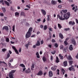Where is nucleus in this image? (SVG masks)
Instances as JSON below:
<instances>
[{
    "label": "nucleus",
    "mask_w": 78,
    "mask_h": 78,
    "mask_svg": "<svg viewBox=\"0 0 78 78\" xmlns=\"http://www.w3.org/2000/svg\"><path fill=\"white\" fill-rule=\"evenodd\" d=\"M7 50V49L5 48H3V49H2V52H4L5 51H6Z\"/></svg>",
    "instance_id": "obj_41"
},
{
    "label": "nucleus",
    "mask_w": 78,
    "mask_h": 78,
    "mask_svg": "<svg viewBox=\"0 0 78 78\" xmlns=\"http://www.w3.org/2000/svg\"><path fill=\"white\" fill-rule=\"evenodd\" d=\"M9 76L10 78H14L13 76V74L12 73H9Z\"/></svg>",
    "instance_id": "obj_8"
},
{
    "label": "nucleus",
    "mask_w": 78,
    "mask_h": 78,
    "mask_svg": "<svg viewBox=\"0 0 78 78\" xmlns=\"http://www.w3.org/2000/svg\"><path fill=\"white\" fill-rule=\"evenodd\" d=\"M72 71L74 72L75 71V69L74 68H72Z\"/></svg>",
    "instance_id": "obj_64"
},
{
    "label": "nucleus",
    "mask_w": 78,
    "mask_h": 78,
    "mask_svg": "<svg viewBox=\"0 0 78 78\" xmlns=\"http://www.w3.org/2000/svg\"><path fill=\"white\" fill-rule=\"evenodd\" d=\"M25 72L26 73H29L30 72V71H29V70H26Z\"/></svg>",
    "instance_id": "obj_34"
},
{
    "label": "nucleus",
    "mask_w": 78,
    "mask_h": 78,
    "mask_svg": "<svg viewBox=\"0 0 78 78\" xmlns=\"http://www.w3.org/2000/svg\"><path fill=\"white\" fill-rule=\"evenodd\" d=\"M61 71L62 74L63 73V75H64L65 73V71L64 70V69H63V68H62V69Z\"/></svg>",
    "instance_id": "obj_25"
},
{
    "label": "nucleus",
    "mask_w": 78,
    "mask_h": 78,
    "mask_svg": "<svg viewBox=\"0 0 78 78\" xmlns=\"http://www.w3.org/2000/svg\"><path fill=\"white\" fill-rule=\"evenodd\" d=\"M51 42L52 43H54V42H55V41L54 40V39H52V40H51Z\"/></svg>",
    "instance_id": "obj_45"
},
{
    "label": "nucleus",
    "mask_w": 78,
    "mask_h": 78,
    "mask_svg": "<svg viewBox=\"0 0 78 78\" xmlns=\"http://www.w3.org/2000/svg\"><path fill=\"white\" fill-rule=\"evenodd\" d=\"M36 55H37V58H40V56H39L38 52H36Z\"/></svg>",
    "instance_id": "obj_18"
},
{
    "label": "nucleus",
    "mask_w": 78,
    "mask_h": 78,
    "mask_svg": "<svg viewBox=\"0 0 78 78\" xmlns=\"http://www.w3.org/2000/svg\"><path fill=\"white\" fill-rule=\"evenodd\" d=\"M63 64L64 65V66L66 67L67 65V61H65V62H63Z\"/></svg>",
    "instance_id": "obj_13"
},
{
    "label": "nucleus",
    "mask_w": 78,
    "mask_h": 78,
    "mask_svg": "<svg viewBox=\"0 0 78 78\" xmlns=\"http://www.w3.org/2000/svg\"><path fill=\"white\" fill-rule=\"evenodd\" d=\"M47 25H45L44 26V30H47Z\"/></svg>",
    "instance_id": "obj_33"
},
{
    "label": "nucleus",
    "mask_w": 78,
    "mask_h": 78,
    "mask_svg": "<svg viewBox=\"0 0 78 78\" xmlns=\"http://www.w3.org/2000/svg\"><path fill=\"white\" fill-rule=\"evenodd\" d=\"M3 13H0V16H3Z\"/></svg>",
    "instance_id": "obj_50"
},
{
    "label": "nucleus",
    "mask_w": 78,
    "mask_h": 78,
    "mask_svg": "<svg viewBox=\"0 0 78 78\" xmlns=\"http://www.w3.org/2000/svg\"><path fill=\"white\" fill-rule=\"evenodd\" d=\"M19 51L20 53L21 51V48H20L19 50Z\"/></svg>",
    "instance_id": "obj_57"
},
{
    "label": "nucleus",
    "mask_w": 78,
    "mask_h": 78,
    "mask_svg": "<svg viewBox=\"0 0 78 78\" xmlns=\"http://www.w3.org/2000/svg\"><path fill=\"white\" fill-rule=\"evenodd\" d=\"M69 69L70 71H71L72 70V68L71 67H69Z\"/></svg>",
    "instance_id": "obj_53"
},
{
    "label": "nucleus",
    "mask_w": 78,
    "mask_h": 78,
    "mask_svg": "<svg viewBox=\"0 0 78 78\" xmlns=\"http://www.w3.org/2000/svg\"><path fill=\"white\" fill-rule=\"evenodd\" d=\"M44 43V41L42 40L41 41V44H42Z\"/></svg>",
    "instance_id": "obj_58"
},
{
    "label": "nucleus",
    "mask_w": 78,
    "mask_h": 78,
    "mask_svg": "<svg viewBox=\"0 0 78 78\" xmlns=\"http://www.w3.org/2000/svg\"><path fill=\"white\" fill-rule=\"evenodd\" d=\"M70 30L69 28H65L64 29V30L67 31L68 30Z\"/></svg>",
    "instance_id": "obj_36"
},
{
    "label": "nucleus",
    "mask_w": 78,
    "mask_h": 78,
    "mask_svg": "<svg viewBox=\"0 0 78 78\" xmlns=\"http://www.w3.org/2000/svg\"><path fill=\"white\" fill-rule=\"evenodd\" d=\"M51 69L52 70L55 71L56 70V68H55L54 66H52L51 68Z\"/></svg>",
    "instance_id": "obj_23"
},
{
    "label": "nucleus",
    "mask_w": 78,
    "mask_h": 78,
    "mask_svg": "<svg viewBox=\"0 0 78 78\" xmlns=\"http://www.w3.org/2000/svg\"><path fill=\"white\" fill-rule=\"evenodd\" d=\"M71 42L74 45H76V41L73 38L72 39H71Z\"/></svg>",
    "instance_id": "obj_3"
},
{
    "label": "nucleus",
    "mask_w": 78,
    "mask_h": 78,
    "mask_svg": "<svg viewBox=\"0 0 78 78\" xmlns=\"http://www.w3.org/2000/svg\"><path fill=\"white\" fill-rule=\"evenodd\" d=\"M41 12L44 15H46V12L45 11V10H43V9H41Z\"/></svg>",
    "instance_id": "obj_10"
},
{
    "label": "nucleus",
    "mask_w": 78,
    "mask_h": 78,
    "mask_svg": "<svg viewBox=\"0 0 78 78\" xmlns=\"http://www.w3.org/2000/svg\"><path fill=\"white\" fill-rule=\"evenodd\" d=\"M60 62L59 60H56V62L57 63H58Z\"/></svg>",
    "instance_id": "obj_51"
},
{
    "label": "nucleus",
    "mask_w": 78,
    "mask_h": 78,
    "mask_svg": "<svg viewBox=\"0 0 78 78\" xmlns=\"http://www.w3.org/2000/svg\"><path fill=\"white\" fill-rule=\"evenodd\" d=\"M21 16H26L24 12H21Z\"/></svg>",
    "instance_id": "obj_21"
},
{
    "label": "nucleus",
    "mask_w": 78,
    "mask_h": 78,
    "mask_svg": "<svg viewBox=\"0 0 78 78\" xmlns=\"http://www.w3.org/2000/svg\"><path fill=\"white\" fill-rule=\"evenodd\" d=\"M49 30L51 31H52V29L51 27H49L48 28Z\"/></svg>",
    "instance_id": "obj_54"
},
{
    "label": "nucleus",
    "mask_w": 78,
    "mask_h": 78,
    "mask_svg": "<svg viewBox=\"0 0 78 78\" xmlns=\"http://www.w3.org/2000/svg\"><path fill=\"white\" fill-rule=\"evenodd\" d=\"M25 46L27 47V49H28V47L29 46V44H26Z\"/></svg>",
    "instance_id": "obj_48"
},
{
    "label": "nucleus",
    "mask_w": 78,
    "mask_h": 78,
    "mask_svg": "<svg viewBox=\"0 0 78 78\" xmlns=\"http://www.w3.org/2000/svg\"><path fill=\"white\" fill-rule=\"evenodd\" d=\"M51 2L52 4L53 5H55V4L56 3V1L53 0H52Z\"/></svg>",
    "instance_id": "obj_14"
},
{
    "label": "nucleus",
    "mask_w": 78,
    "mask_h": 78,
    "mask_svg": "<svg viewBox=\"0 0 78 78\" xmlns=\"http://www.w3.org/2000/svg\"><path fill=\"white\" fill-rule=\"evenodd\" d=\"M37 21L38 22H40L41 21V19H37Z\"/></svg>",
    "instance_id": "obj_61"
},
{
    "label": "nucleus",
    "mask_w": 78,
    "mask_h": 78,
    "mask_svg": "<svg viewBox=\"0 0 78 78\" xmlns=\"http://www.w3.org/2000/svg\"><path fill=\"white\" fill-rule=\"evenodd\" d=\"M13 59H11L10 60L9 62H13Z\"/></svg>",
    "instance_id": "obj_63"
},
{
    "label": "nucleus",
    "mask_w": 78,
    "mask_h": 78,
    "mask_svg": "<svg viewBox=\"0 0 78 78\" xmlns=\"http://www.w3.org/2000/svg\"><path fill=\"white\" fill-rule=\"evenodd\" d=\"M12 48L14 50L15 52L17 54L19 55V53L17 49H16V48L14 46H12Z\"/></svg>",
    "instance_id": "obj_4"
},
{
    "label": "nucleus",
    "mask_w": 78,
    "mask_h": 78,
    "mask_svg": "<svg viewBox=\"0 0 78 78\" xmlns=\"http://www.w3.org/2000/svg\"><path fill=\"white\" fill-rule=\"evenodd\" d=\"M64 44L66 45H67L68 44V43H67V41H64Z\"/></svg>",
    "instance_id": "obj_46"
},
{
    "label": "nucleus",
    "mask_w": 78,
    "mask_h": 78,
    "mask_svg": "<svg viewBox=\"0 0 78 78\" xmlns=\"http://www.w3.org/2000/svg\"><path fill=\"white\" fill-rule=\"evenodd\" d=\"M20 66L21 67H22L23 68H25V66L23 64H20Z\"/></svg>",
    "instance_id": "obj_30"
},
{
    "label": "nucleus",
    "mask_w": 78,
    "mask_h": 78,
    "mask_svg": "<svg viewBox=\"0 0 78 78\" xmlns=\"http://www.w3.org/2000/svg\"><path fill=\"white\" fill-rule=\"evenodd\" d=\"M70 16V14L69 12H68L67 13H64L63 17L62 16H60L59 14L57 15V18H58L61 20H64L65 19L67 20L69 19Z\"/></svg>",
    "instance_id": "obj_1"
},
{
    "label": "nucleus",
    "mask_w": 78,
    "mask_h": 78,
    "mask_svg": "<svg viewBox=\"0 0 78 78\" xmlns=\"http://www.w3.org/2000/svg\"><path fill=\"white\" fill-rule=\"evenodd\" d=\"M6 41L8 43L9 41V39L8 37H7L6 39Z\"/></svg>",
    "instance_id": "obj_32"
},
{
    "label": "nucleus",
    "mask_w": 78,
    "mask_h": 78,
    "mask_svg": "<svg viewBox=\"0 0 78 78\" xmlns=\"http://www.w3.org/2000/svg\"><path fill=\"white\" fill-rule=\"evenodd\" d=\"M53 56H51V60L52 61L53 60Z\"/></svg>",
    "instance_id": "obj_55"
},
{
    "label": "nucleus",
    "mask_w": 78,
    "mask_h": 78,
    "mask_svg": "<svg viewBox=\"0 0 78 78\" xmlns=\"http://www.w3.org/2000/svg\"><path fill=\"white\" fill-rule=\"evenodd\" d=\"M69 25H74L75 24V23L74 22L70 21L69 22Z\"/></svg>",
    "instance_id": "obj_9"
},
{
    "label": "nucleus",
    "mask_w": 78,
    "mask_h": 78,
    "mask_svg": "<svg viewBox=\"0 0 78 78\" xmlns=\"http://www.w3.org/2000/svg\"><path fill=\"white\" fill-rule=\"evenodd\" d=\"M10 54L9 53H8V54L7 55L6 58V59H8L10 57Z\"/></svg>",
    "instance_id": "obj_24"
},
{
    "label": "nucleus",
    "mask_w": 78,
    "mask_h": 78,
    "mask_svg": "<svg viewBox=\"0 0 78 78\" xmlns=\"http://www.w3.org/2000/svg\"><path fill=\"white\" fill-rule=\"evenodd\" d=\"M42 60H43V61L44 62H45L47 60L46 59V57H43Z\"/></svg>",
    "instance_id": "obj_26"
},
{
    "label": "nucleus",
    "mask_w": 78,
    "mask_h": 78,
    "mask_svg": "<svg viewBox=\"0 0 78 78\" xmlns=\"http://www.w3.org/2000/svg\"><path fill=\"white\" fill-rule=\"evenodd\" d=\"M69 49L70 50L72 51L73 50V45L70 44L69 46Z\"/></svg>",
    "instance_id": "obj_11"
},
{
    "label": "nucleus",
    "mask_w": 78,
    "mask_h": 78,
    "mask_svg": "<svg viewBox=\"0 0 78 78\" xmlns=\"http://www.w3.org/2000/svg\"><path fill=\"white\" fill-rule=\"evenodd\" d=\"M55 46L56 47V48H57L58 47V44H57V43H55Z\"/></svg>",
    "instance_id": "obj_47"
},
{
    "label": "nucleus",
    "mask_w": 78,
    "mask_h": 78,
    "mask_svg": "<svg viewBox=\"0 0 78 78\" xmlns=\"http://www.w3.org/2000/svg\"><path fill=\"white\" fill-rule=\"evenodd\" d=\"M8 65H9V67L11 68H14V66H11V65L10 63H8Z\"/></svg>",
    "instance_id": "obj_17"
},
{
    "label": "nucleus",
    "mask_w": 78,
    "mask_h": 78,
    "mask_svg": "<svg viewBox=\"0 0 78 78\" xmlns=\"http://www.w3.org/2000/svg\"><path fill=\"white\" fill-rule=\"evenodd\" d=\"M15 25H13L12 27V30L14 32V31H15Z\"/></svg>",
    "instance_id": "obj_42"
},
{
    "label": "nucleus",
    "mask_w": 78,
    "mask_h": 78,
    "mask_svg": "<svg viewBox=\"0 0 78 78\" xmlns=\"http://www.w3.org/2000/svg\"><path fill=\"white\" fill-rule=\"evenodd\" d=\"M67 49V47H65L63 49V50L64 51H65V52H66V50Z\"/></svg>",
    "instance_id": "obj_35"
},
{
    "label": "nucleus",
    "mask_w": 78,
    "mask_h": 78,
    "mask_svg": "<svg viewBox=\"0 0 78 78\" xmlns=\"http://www.w3.org/2000/svg\"><path fill=\"white\" fill-rule=\"evenodd\" d=\"M2 63H3V64H4L6 65L5 67H7V65L6 63H5V62H2L1 61H0V65H1V64Z\"/></svg>",
    "instance_id": "obj_22"
},
{
    "label": "nucleus",
    "mask_w": 78,
    "mask_h": 78,
    "mask_svg": "<svg viewBox=\"0 0 78 78\" xmlns=\"http://www.w3.org/2000/svg\"><path fill=\"white\" fill-rule=\"evenodd\" d=\"M59 56L60 57V58L62 59V60L63 59V56L61 54H59Z\"/></svg>",
    "instance_id": "obj_27"
},
{
    "label": "nucleus",
    "mask_w": 78,
    "mask_h": 78,
    "mask_svg": "<svg viewBox=\"0 0 78 78\" xmlns=\"http://www.w3.org/2000/svg\"><path fill=\"white\" fill-rule=\"evenodd\" d=\"M43 25H40V28H43Z\"/></svg>",
    "instance_id": "obj_62"
},
{
    "label": "nucleus",
    "mask_w": 78,
    "mask_h": 78,
    "mask_svg": "<svg viewBox=\"0 0 78 78\" xmlns=\"http://www.w3.org/2000/svg\"><path fill=\"white\" fill-rule=\"evenodd\" d=\"M2 9L4 13H5L6 12V9L5 8H2Z\"/></svg>",
    "instance_id": "obj_29"
},
{
    "label": "nucleus",
    "mask_w": 78,
    "mask_h": 78,
    "mask_svg": "<svg viewBox=\"0 0 78 78\" xmlns=\"http://www.w3.org/2000/svg\"><path fill=\"white\" fill-rule=\"evenodd\" d=\"M47 16L48 17V18H47L48 20V21H49L50 20V15H48Z\"/></svg>",
    "instance_id": "obj_38"
},
{
    "label": "nucleus",
    "mask_w": 78,
    "mask_h": 78,
    "mask_svg": "<svg viewBox=\"0 0 78 78\" xmlns=\"http://www.w3.org/2000/svg\"><path fill=\"white\" fill-rule=\"evenodd\" d=\"M58 8L61 9L62 7V6L60 5H59L58 6Z\"/></svg>",
    "instance_id": "obj_49"
},
{
    "label": "nucleus",
    "mask_w": 78,
    "mask_h": 78,
    "mask_svg": "<svg viewBox=\"0 0 78 78\" xmlns=\"http://www.w3.org/2000/svg\"><path fill=\"white\" fill-rule=\"evenodd\" d=\"M4 3H5V4L7 5V6H10V5H9V3L7 1H4Z\"/></svg>",
    "instance_id": "obj_19"
},
{
    "label": "nucleus",
    "mask_w": 78,
    "mask_h": 78,
    "mask_svg": "<svg viewBox=\"0 0 78 78\" xmlns=\"http://www.w3.org/2000/svg\"><path fill=\"white\" fill-rule=\"evenodd\" d=\"M64 46H63L61 45L60 46V49L62 50L63 49Z\"/></svg>",
    "instance_id": "obj_37"
},
{
    "label": "nucleus",
    "mask_w": 78,
    "mask_h": 78,
    "mask_svg": "<svg viewBox=\"0 0 78 78\" xmlns=\"http://www.w3.org/2000/svg\"><path fill=\"white\" fill-rule=\"evenodd\" d=\"M49 76L50 77H51L53 76V73L51 71H50L49 72Z\"/></svg>",
    "instance_id": "obj_7"
},
{
    "label": "nucleus",
    "mask_w": 78,
    "mask_h": 78,
    "mask_svg": "<svg viewBox=\"0 0 78 78\" xmlns=\"http://www.w3.org/2000/svg\"><path fill=\"white\" fill-rule=\"evenodd\" d=\"M31 68H34V65H32L31 66Z\"/></svg>",
    "instance_id": "obj_60"
},
{
    "label": "nucleus",
    "mask_w": 78,
    "mask_h": 78,
    "mask_svg": "<svg viewBox=\"0 0 78 78\" xmlns=\"http://www.w3.org/2000/svg\"><path fill=\"white\" fill-rule=\"evenodd\" d=\"M62 12H63L64 14L65 13H66L67 12V10H62Z\"/></svg>",
    "instance_id": "obj_31"
},
{
    "label": "nucleus",
    "mask_w": 78,
    "mask_h": 78,
    "mask_svg": "<svg viewBox=\"0 0 78 78\" xmlns=\"http://www.w3.org/2000/svg\"><path fill=\"white\" fill-rule=\"evenodd\" d=\"M2 30L5 29L6 31H8L9 30V27L7 26H5L2 28Z\"/></svg>",
    "instance_id": "obj_5"
},
{
    "label": "nucleus",
    "mask_w": 78,
    "mask_h": 78,
    "mask_svg": "<svg viewBox=\"0 0 78 78\" xmlns=\"http://www.w3.org/2000/svg\"><path fill=\"white\" fill-rule=\"evenodd\" d=\"M32 29L33 28L32 27L30 28L28 30V31L26 35V38H29L30 37L31 35V32L32 31Z\"/></svg>",
    "instance_id": "obj_2"
},
{
    "label": "nucleus",
    "mask_w": 78,
    "mask_h": 78,
    "mask_svg": "<svg viewBox=\"0 0 78 78\" xmlns=\"http://www.w3.org/2000/svg\"><path fill=\"white\" fill-rule=\"evenodd\" d=\"M43 74V72L41 70H40V71H39V72H38L37 74V75L38 76H41Z\"/></svg>",
    "instance_id": "obj_6"
},
{
    "label": "nucleus",
    "mask_w": 78,
    "mask_h": 78,
    "mask_svg": "<svg viewBox=\"0 0 78 78\" xmlns=\"http://www.w3.org/2000/svg\"><path fill=\"white\" fill-rule=\"evenodd\" d=\"M56 51H54L51 52V53L53 55H55V54Z\"/></svg>",
    "instance_id": "obj_43"
},
{
    "label": "nucleus",
    "mask_w": 78,
    "mask_h": 78,
    "mask_svg": "<svg viewBox=\"0 0 78 78\" xmlns=\"http://www.w3.org/2000/svg\"><path fill=\"white\" fill-rule=\"evenodd\" d=\"M73 62V61H69V64H70L71 65L72 64Z\"/></svg>",
    "instance_id": "obj_39"
},
{
    "label": "nucleus",
    "mask_w": 78,
    "mask_h": 78,
    "mask_svg": "<svg viewBox=\"0 0 78 78\" xmlns=\"http://www.w3.org/2000/svg\"><path fill=\"white\" fill-rule=\"evenodd\" d=\"M10 43L11 44H14L15 43V42H13L12 41H10Z\"/></svg>",
    "instance_id": "obj_56"
},
{
    "label": "nucleus",
    "mask_w": 78,
    "mask_h": 78,
    "mask_svg": "<svg viewBox=\"0 0 78 78\" xmlns=\"http://www.w3.org/2000/svg\"><path fill=\"white\" fill-rule=\"evenodd\" d=\"M59 36L62 39H63L64 38L63 36V35L62 33H59Z\"/></svg>",
    "instance_id": "obj_12"
},
{
    "label": "nucleus",
    "mask_w": 78,
    "mask_h": 78,
    "mask_svg": "<svg viewBox=\"0 0 78 78\" xmlns=\"http://www.w3.org/2000/svg\"><path fill=\"white\" fill-rule=\"evenodd\" d=\"M15 16H16L17 17H18L19 15V13L17 12H16L15 13Z\"/></svg>",
    "instance_id": "obj_16"
},
{
    "label": "nucleus",
    "mask_w": 78,
    "mask_h": 78,
    "mask_svg": "<svg viewBox=\"0 0 78 78\" xmlns=\"http://www.w3.org/2000/svg\"><path fill=\"white\" fill-rule=\"evenodd\" d=\"M67 58L68 60H72V58L71 55H69L68 56V57H67Z\"/></svg>",
    "instance_id": "obj_20"
},
{
    "label": "nucleus",
    "mask_w": 78,
    "mask_h": 78,
    "mask_svg": "<svg viewBox=\"0 0 78 78\" xmlns=\"http://www.w3.org/2000/svg\"><path fill=\"white\" fill-rule=\"evenodd\" d=\"M76 23H77V24H78V20L77 19H76Z\"/></svg>",
    "instance_id": "obj_59"
},
{
    "label": "nucleus",
    "mask_w": 78,
    "mask_h": 78,
    "mask_svg": "<svg viewBox=\"0 0 78 78\" xmlns=\"http://www.w3.org/2000/svg\"><path fill=\"white\" fill-rule=\"evenodd\" d=\"M58 26L59 29H61L62 27L61 26V25L59 23H58Z\"/></svg>",
    "instance_id": "obj_28"
},
{
    "label": "nucleus",
    "mask_w": 78,
    "mask_h": 78,
    "mask_svg": "<svg viewBox=\"0 0 78 78\" xmlns=\"http://www.w3.org/2000/svg\"><path fill=\"white\" fill-rule=\"evenodd\" d=\"M57 74L59 75V70L58 69H57Z\"/></svg>",
    "instance_id": "obj_44"
},
{
    "label": "nucleus",
    "mask_w": 78,
    "mask_h": 78,
    "mask_svg": "<svg viewBox=\"0 0 78 78\" xmlns=\"http://www.w3.org/2000/svg\"><path fill=\"white\" fill-rule=\"evenodd\" d=\"M36 46H39L40 45V43L39 41H37V43L36 44Z\"/></svg>",
    "instance_id": "obj_15"
},
{
    "label": "nucleus",
    "mask_w": 78,
    "mask_h": 78,
    "mask_svg": "<svg viewBox=\"0 0 78 78\" xmlns=\"http://www.w3.org/2000/svg\"><path fill=\"white\" fill-rule=\"evenodd\" d=\"M37 46L36 45V44H35L34 45V46H33V48H36V47Z\"/></svg>",
    "instance_id": "obj_52"
},
{
    "label": "nucleus",
    "mask_w": 78,
    "mask_h": 78,
    "mask_svg": "<svg viewBox=\"0 0 78 78\" xmlns=\"http://www.w3.org/2000/svg\"><path fill=\"white\" fill-rule=\"evenodd\" d=\"M15 71H16V70H12L11 72L10 73H12L13 74V73H14Z\"/></svg>",
    "instance_id": "obj_40"
}]
</instances>
